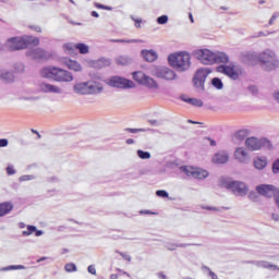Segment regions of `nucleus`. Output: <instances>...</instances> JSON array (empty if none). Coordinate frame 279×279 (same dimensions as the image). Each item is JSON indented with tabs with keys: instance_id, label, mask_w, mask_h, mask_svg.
I'll return each instance as SVG.
<instances>
[{
	"instance_id": "58",
	"label": "nucleus",
	"mask_w": 279,
	"mask_h": 279,
	"mask_svg": "<svg viewBox=\"0 0 279 279\" xmlns=\"http://www.w3.org/2000/svg\"><path fill=\"white\" fill-rule=\"evenodd\" d=\"M208 141H209V145H210L211 147L217 146V142H216L215 140L208 138Z\"/></svg>"
},
{
	"instance_id": "27",
	"label": "nucleus",
	"mask_w": 279,
	"mask_h": 279,
	"mask_svg": "<svg viewBox=\"0 0 279 279\" xmlns=\"http://www.w3.org/2000/svg\"><path fill=\"white\" fill-rule=\"evenodd\" d=\"M181 100L185 104H190V106H195L196 108H202L204 106V101L197 98H190L189 96L182 95Z\"/></svg>"
},
{
	"instance_id": "18",
	"label": "nucleus",
	"mask_w": 279,
	"mask_h": 279,
	"mask_svg": "<svg viewBox=\"0 0 279 279\" xmlns=\"http://www.w3.org/2000/svg\"><path fill=\"white\" fill-rule=\"evenodd\" d=\"M73 73L69 72V70H64L59 68V71L57 72V80L56 82H61L63 84H68L73 82Z\"/></svg>"
},
{
	"instance_id": "15",
	"label": "nucleus",
	"mask_w": 279,
	"mask_h": 279,
	"mask_svg": "<svg viewBox=\"0 0 279 279\" xmlns=\"http://www.w3.org/2000/svg\"><path fill=\"white\" fill-rule=\"evenodd\" d=\"M60 68L58 66H53V65H48V66H44L40 71H39V75L41 77H44L45 80H53L56 82L57 77H58V71Z\"/></svg>"
},
{
	"instance_id": "45",
	"label": "nucleus",
	"mask_w": 279,
	"mask_h": 279,
	"mask_svg": "<svg viewBox=\"0 0 279 279\" xmlns=\"http://www.w3.org/2000/svg\"><path fill=\"white\" fill-rule=\"evenodd\" d=\"M7 173H8V175H14V174H16V169H14V166L9 165V166L7 167Z\"/></svg>"
},
{
	"instance_id": "37",
	"label": "nucleus",
	"mask_w": 279,
	"mask_h": 279,
	"mask_svg": "<svg viewBox=\"0 0 279 279\" xmlns=\"http://www.w3.org/2000/svg\"><path fill=\"white\" fill-rule=\"evenodd\" d=\"M130 19L133 20V22L135 23L134 27H136V29H141L142 24H143V19L136 17L134 15H131Z\"/></svg>"
},
{
	"instance_id": "60",
	"label": "nucleus",
	"mask_w": 279,
	"mask_h": 279,
	"mask_svg": "<svg viewBox=\"0 0 279 279\" xmlns=\"http://www.w3.org/2000/svg\"><path fill=\"white\" fill-rule=\"evenodd\" d=\"M92 16H94V19H99V13H97V11H93Z\"/></svg>"
},
{
	"instance_id": "3",
	"label": "nucleus",
	"mask_w": 279,
	"mask_h": 279,
	"mask_svg": "<svg viewBox=\"0 0 279 279\" xmlns=\"http://www.w3.org/2000/svg\"><path fill=\"white\" fill-rule=\"evenodd\" d=\"M32 45L33 47H38L40 45V39L35 36L24 35L21 37H11L7 40L5 47L10 51H20V49H27Z\"/></svg>"
},
{
	"instance_id": "43",
	"label": "nucleus",
	"mask_w": 279,
	"mask_h": 279,
	"mask_svg": "<svg viewBox=\"0 0 279 279\" xmlns=\"http://www.w3.org/2000/svg\"><path fill=\"white\" fill-rule=\"evenodd\" d=\"M63 48L65 51H75V49H77V44H64Z\"/></svg>"
},
{
	"instance_id": "33",
	"label": "nucleus",
	"mask_w": 279,
	"mask_h": 279,
	"mask_svg": "<svg viewBox=\"0 0 279 279\" xmlns=\"http://www.w3.org/2000/svg\"><path fill=\"white\" fill-rule=\"evenodd\" d=\"M19 269H25V266H23V265H11V266L0 268V271H14V270H19Z\"/></svg>"
},
{
	"instance_id": "38",
	"label": "nucleus",
	"mask_w": 279,
	"mask_h": 279,
	"mask_svg": "<svg viewBox=\"0 0 279 279\" xmlns=\"http://www.w3.org/2000/svg\"><path fill=\"white\" fill-rule=\"evenodd\" d=\"M33 232H36V226H27V230L22 232V236H31Z\"/></svg>"
},
{
	"instance_id": "28",
	"label": "nucleus",
	"mask_w": 279,
	"mask_h": 279,
	"mask_svg": "<svg viewBox=\"0 0 279 279\" xmlns=\"http://www.w3.org/2000/svg\"><path fill=\"white\" fill-rule=\"evenodd\" d=\"M12 208H14L12 203H1L0 204V217H5V215L12 213Z\"/></svg>"
},
{
	"instance_id": "34",
	"label": "nucleus",
	"mask_w": 279,
	"mask_h": 279,
	"mask_svg": "<svg viewBox=\"0 0 279 279\" xmlns=\"http://www.w3.org/2000/svg\"><path fill=\"white\" fill-rule=\"evenodd\" d=\"M137 156L141 158V160H149V158H151V154L149 151L141 149L137 150Z\"/></svg>"
},
{
	"instance_id": "56",
	"label": "nucleus",
	"mask_w": 279,
	"mask_h": 279,
	"mask_svg": "<svg viewBox=\"0 0 279 279\" xmlns=\"http://www.w3.org/2000/svg\"><path fill=\"white\" fill-rule=\"evenodd\" d=\"M157 278H159V279H167V275H165L163 272H158L157 274Z\"/></svg>"
},
{
	"instance_id": "49",
	"label": "nucleus",
	"mask_w": 279,
	"mask_h": 279,
	"mask_svg": "<svg viewBox=\"0 0 279 279\" xmlns=\"http://www.w3.org/2000/svg\"><path fill=\"white\" fill-rule=\"evenodd\" d=\"M126 132H130L131 134H137V132H147L145 129H125Z\"/></svg>"
},
{
	"instance_id": "47",
	"label": "nucleus",
	"mask_w": 279,
	"mask_h": 279,
	"mask_svg": "<svg viewBox=\"0 0 279 279\" xmlns=\"http://www.w3.org/2000/svg\"><path fill=\"white\" fill-rule=\"evenodd\" d=\"M272 173H279V159L275 160L272 163Z\"/></svg>"
},
{
	"instance_id": "59",
	"label": "nucleus",
	"mask_w": 279,
	"mask_h": 279,
	"mask_svg": "<svg viewBox=\"0 0 279 279\" xmlns=\"http://www.w3.org/2000/svg\"><path fill=\"white\" fill-rule=\"evenodd\" d=\"M260 36H268V34H265L264 32H258L255 38H260Z\"/></svg>"
},
{
	"instance_id": "64",
	"label": "nucleus",
	"mask_w": 279,
	"mask_h": 279,
	"mask_svg": "<svg viewBox=\"0 0 279 279\" xmlns=\"http://www.w3.org/2000/svg\"><path fill=\"white\" fill-rule=\"evenodd\" d=\"M110 279H119V276L113 274L110 276Z\"/></svg>"
},
{
	"instance_id": "24",
	"label": "nucleus",
	"mask_w": 279,
	"mask_h": 279,
	"mask_svg": "<svg viewBox=\"0 0 279 279\" xmlns=\"http://www.w3.org/2000/svg\"><path fill=\"white\" fill-rule=\"evenodd\" d=\"M246 138L247 130H240L235 132L234 135L232 136V141L235 145H241V143H243V141H245Z\"/></svg>"
},
{
	"instance_id": "2",
	"label": "nucleus",
	"mask_w": 279,
	"mask_h": 279,
	"mask_svg": "<svg viewBox=\"0 0 279 279\" xmlns=\"http://www.w3.org/2000/svg\"><path fill=\"white\" fill-rule=\"evenodd\" d=\"M75 95H101L104 93V85L97 81H81L76 82L72 87Z\"/></svg>"
},
{
	"instance_id": "36",
	"label": "nucleus",
	"mask_w": 279,
	"mask_h": 279,
	"mask_svg": "<svg viewBox=\"0 0 279 279\" xmlns=\"http://www.w3.org/2000/svg\"><path fill=\"white\" fill-rule=\"evenodd\" d=\"M32 180H36V175L34 174H24L19 178V182H32Z\"/></svg>"
},
{
	"instance_id": "35",
	"label": "nucleus",
	"mask_w": 279,
	"mask_h": 279,
	"mask_svg": "<svg viewBox=\"0 0 279 279\" xmlns=\"http://www.w3.org/2000/svg\"><path fill=\"white\" fill-rule=\"evenodd\" d=\"M76 49L80 51L82 54H86L89 51L88 45L86 44H76Z\"/></svg>"
},
{
	"instance_id": "63",
	"label": "nucleus",
	"mask_w": 279,
	"mask_h": 279,
	"mask_svg": "<svg viewBox=\"0 0 279 279\" xmlns=\"http://www.w3.org/2000/svg\"><path fill=\"white\" fill-rule=\"evenodd\" d=\"M133 143H134V140H133V138L126 140V144H128V145H133Z\"/></svg>"
},
{
	"instance_id": "55",
	"label": "nucleus",
	"mask_w": 279,
	"mask_h": 279,
	"mask_svg": "<svg viewBox=\"0 0 279 279\" xmlns=\"http://www.w3.org/2000/svg\"><path fill=\"white\" fill-rule=\"evenodd\" d=\"M32 29H34L35 32H37L38 34H40V32H43V28H40V26H31Z\"/></svg>"
},
{
	"instance_id": "17",
	"label": "nucleus",
	"mask_w": 279,
	"mask_h": 279,
	"mask_svg": "<svg viewBox=\"0 0 279 279\" xmlns=\"http://www.w3.org/2000/svg\"><path fill=\"white\" fill-rule=\"evenodd\" d=\"M26 56L33 60H47V58H49V52L43 48H34L28 50Z\"/></svg>"
},
{
	"instance_id": "61",
	"label": "nucleus",
	"mask_w": 279,
	"mask_h": 279,
	"mask_svg": "<svg viewBox=\"0 0 279 279\" xmlns=\"http://www.w3.org/2000/svg\"><path fill=\"white\" fill-rule=\"evenodd\" d=\"M272 219H274V221H279V215L278 214H272Z\"/></svg>"
},
{
	"instance_id": "39",
	"label": "nucleus",
	"mask_w": 279,
	"mask_h": 279,
	"mask_svg": "<svg viewBox=\"0 0 279 279\" xmlns=\"http://www.w3.org/2000/svg\"><path fill=\"white\" fill-rule=\"evenodd\" d=\"M167 250H169L170 252H173L175 250H178V247H186V244H173V243H170V244H167L166 245Z\"/></svg>"
},
{
	"instance_id": "53",
	"label": "nucleus",
	"mask_w": 279,
	"mask_h": 279,
	"mask_svg": "<svg viewBox=\"0 0 279 279\" xmlns=\"http://www.w3.org/2000/svg\"><path fill=\"white\" fill-rule=\"evenodd\" d=\"M276 19H278V13H275V14L270 17V20H269V25H274V21H275Z\"/></svg>"
},
{
	"instance_id": "6",
	"label": "nucleus",
	"mask_w": 279,
	"mask_h": 279,
	"mask_svg": "<svg viewBox=\"0 0 279 279\" xmlns=\"http://www.w3.org/2000/svg\"><path fill=\"white\" fill-rule=\"evenodd\" d=\"M132 75L133 80L141 86H146V88H149L150 90H158V82L143 71L133 72Z\"/></svg>"
},
{
	"instance_id": "41",
	"label": "nucleus",
	"mask_w": 279,
	"mask_h": 279,
	"mask_svg": "<svg viewBox=\"0 0 279 279\" xmlns=\"http://www.w3.org/2000/svg\"><path fill=\"white\" fill-rule=\"evenodd\" d=\"M157 23H158V25H167V23H169V16L161 15V16L157 17Z\"/></svg>"
},
{
	"instance_id": "20",
	"label": "nucleus",
	"mask_w": 279,
	"mask_h": 279,
	"mask_svg": "<svg viewBox=\"0 0 279 279\" xmlns=\"http://www.w3.org/2000/svg\"><path fill=\"white\" fill-rule=\"evenodd\" d=\"M14 80H16L14 71H10L5 68L0 69V81L3 82V84H12Z\"/></svg>"
},
{
	"instance_id": "16",
	"label": "nucleus",
	"mask_w": 279,
	"mask_h": 279,
	"mask_svg": "<svg viewBox=\"0 0 279 279\" xmlns=\"http://www.w3.org/2000/svg\"><path fill=\"white\" fill-rule=\"evenodd\" d=\"M39 93H51L53 95H62V87L49 83H39L38 84Z\"/></svg>"
},
{
	"instance_id": "40",
	"label": "nucleus",
	"mask_w": 279,
	"mask_h": 279,
	"mask_svg": "<svg viewBox=\"0 0 279 279\" xmlns=\"http://www.w3.org/2000/svg\"><path fill=\"white\" fill-rule=\"evenodd\" d=\"M64 269H65V271L71 274L73 271H77V266H75V264H73V263H69L65 265Z\"/></svg>"
},
{
	"instance_id": "50",
	"label": "nucleus",
	"mask_w": 279,
	"mask_h": 279,
	"mask_svg": "<svg viewBox=\"0 0 279 279\" xmlns=\"http://www.w3.org/2000/svg\"><path fill=\"white\" fill-rule=\"evenodd\" d=\"M120 256L124 258V260H128L129 263L132 260V257L128 253H120Z\"/></svg>"
},
{
	"instance_id": "46",
	"label": "nucleus",
	"mask_w": 279,
	"mask_h": 279,
	"mask_svg": "<svg viewBox=\"0 0 279 279\" xmlns=\"http://www.w3.org/2000/svg\"><path fill=\"white\" fill-rule=\"evenodd\" d=\"M157 197H169V193L165 190H158L156 192Z\"/></svg>"
},
{
	"instance_id": "26",
	"label": "nucleus",
	"mask_w": 279,
	"mask_h": 279,
	"mask_svg": "<svg viewBox=\"0 0 279 279\" xmlns=\"http://www.w3.org/2000/svg\"><path fill=\"white\" fill-rule=\"evenodd\" d=\"M254 265H256V267H260L262 269H270V271H279V267L278 265H274L267 260H258L255 262Z\"/></svg>"
},
{
	"instance_id": "32",
	"label": "nucleus",
	"mask_w": 279,
	"mask_h": 279,
	"mask_svg": "<svg viewBox=\"0 0 279 279\" xmlns=\"http://www.w3.org/2000/svg\"><path fill=\"white\" fill-rule=\"evenodd\" d=\"M211 85L214 88H217V90H221L223 88V82L219 77H214L211 80Z\"/></svg>"
},
{
	"instance_id": "1",
	"label": "nucleus",
	"mask_w": 279,
	"mask_h": 279,
	"mask_svg": "<svg viewBox=\"0 0 279 279\" xmlns=\"http://www.w3.org/2000/svg\"><path fill=\"white\" fill-rule=\"evenodd\" d=\"M194 56L196 60H199L202 64L210 65V64H228L230 62V58L226 52L213 51L210 49H198L194 51Z\"/></svg>"
},
{
	"instance_id": "22",
	"label": "nucleus",
	"mask_w": 279,
	"mask_h": 279,
	"mask_svg": "<svg viewBox=\"0 0 279 279\" xmlns=\"http://www.w3.org/2000/svg\"><path fill=\"white\" fill-rule=\"evenodd\" d=\"M234 156L235 160L242 163H245L247 162V160H250V155H247V150H245V148L243 147L236 148L234 151Z\"/></svg>"
},
{
	"instance_id": "51",
	"label": "nucleus",
	"mask_w": 279,
	"mask_h": 279,
	"mask_svg": "<svg viewBox=\"0 0 279 279\" xmlns=\"http://www.w3.org/2000/svg\"><path fill=\"white\" fill-rule=\"evenodd\" d=\"M9 142L5 138H0V147H8Z\"/></svg>"
},
{
	"instance_id": "31",
	"label": "nucleus",
	"mask_w": 279,
	"mask_h": 279,
	"mask_svg": "<svg viewBox=\"0 0 279 279\" xmlns=\"http://www.w3.org/2000/svg\"><path fill=\"white\" fill-rule=\"evenodd\" d=\"M111 43H124L128 45H134V44L143 43V39H112Z\"/></svg>"
},
{
	"instance_id": "21",
	"label": "nucleus",
	"mask_w": 279,
	"mask_h": 279,
	"mask_svg": "<svg viewBox=\"0 0 279 279\" xmlns=\"http://www.w3.org/2000/svg\"><path fill=\"white\" fill-rule=\"evenodd\" d=\"M62 64L66 66L70 71H74V73H82L83 68L82 64L75 60H71L65 58L62 60Z\"/></svg>"
},
{
	"instance_id": "23",
	"label": "nucleus",
	"mask_w": 279,
	"mask_h": 279,
	"mask_svg": "<svg viewBox=\"0 0 279 279\" xmlns=\"http://www.w3.org/2000/svg\"><path fill=\"white\" fill-rule=\"evenodd\" d=\"M141 53L146 62H156L158 60V52L156 50H142Z\"/></svg>"
},
{
	"instance_id": "4",
	"label": "nucleus",
	"mask_w": 279,
	"mask_h": 279,
	"mask_svg": "<svg viewBox=\"0 0 279 279\" xmlns=\"http://www.w3.org/2000/svg\"><path fill=\"white\" fill-rule=\"evenodd\" d=\"M256 59L259 62L260 69L266 71L267 73H271V71H276L279 66V58L276 51L271 49H265L256 56Z\"/></svg>"
},
{
	"instance_id": "30",
	"label": "nucleus",
	"mask_w": 279,
	"mask_h": 279,
	"mask_svg": "<svg viewBox=\"0 0 279 279\" xmlns=\"http://www.w3.org/2000/svg\"><path fill=\"white\" fill-rule=\"evenodd\" d=\"M117 64H121L122 66H125L132 62V59L128 56H121L116 59Z\"/></svg>"
},
{
	"instance_id": "62",
	"label": "nucleus",
	"mask_w": 279,
	"mask_h": 279,
	"mask_svg": "<svg viewBox=\"0 0 279 279\" xmlns=\"http://www.w3.org/2000/svg\"><path fill=\"white\" fill-rule=\"evenodd\" d=\"M43 260H49V257H41V258L37 259V263H43Z\"/></svg>"
},
{
	"instance_id": "13",
	"label": "nucleus",
	"mask_w": 279,
	"mask_h": 279,
	"mask_svg": "<svg viewBox=\"0 0 279 279\" xmlns=\"http://www.w3.org/2000/svg\"><path fill=\"white\" fill-rule=\"evenodd\" d=\"M217 72L223 73V75H227L231 80H236L241 75V68L235 65H219Z\"/></svg>"
},
{
	"instance_id": "19",
	"label": "nucleus",
	"mask_w": 279,
	"mask_h": 279,
	"mask_svg": "<svg viewBox=\"0 0 279 279\" xmlns=\"http://www.w3.org/2000/svg\"><path fill=\"white\" fill-rule=\"evenodd\" d=\"M229 160L230 154H228V151L226 150H220L216 153L211 158V162H214V165H226V162H228Z\"/></svg>"
},
{
	"instance_id": "48",
	"label": "nucleus",
	"mask_w": 279,
	"mask_h": 279,
	"mask_svg": "<svg viewBox=\"0 0 279 279\" xmlns=\"http://www.w3.org/2000/svg\"><path fill=\"white\" fill-rule=\"evenodd\" d=\"M88 274H92V276H97V269L95 268V265H89L87 267Z\"/></svg>"
},
{
	"instance_id": "10",
	"label": "nucleus",
	"mask_w": 279,
	"mask_h": 279,
	"mask_svg": "<svg viewBox=\"0 0 279 279\" xmlns=\"http://www.w3.org/2000/svg\"><path fill=\"white\" fill-rule=\"evenodd\" d=\"M153 75L158 80H165L166 82H171L177 80L178 74L175 71L171 70L168 66H157L153 70Z\"/></svg>"
},
{
	"instance_id": "12",
	"label": "nucleus",
	"mask_w": 279,
	"mask_h": 279,
	"mask_svg": "<svg viewBox=\"0 0 279 279\" xmlns=\"http://www.w3.org/2000/svg\"><path fill=\"white\" fill-rule=\"evenodd\" d=\"M226 187L229 189V191H232L234 195H240V197L247 195V185L244 182L227 181Z\"/></svg>"
},
{
	"instance_id": "29",
	"label": "nucleus",
	"mask_w": 279,
	"mask_h": 279,
	"mask_svg": "<svg viewBox=\"0 0 279 279\" xmlns=\"http://www.w3.org/2000/svg\"><path fill=\"white\" fill-rule=\"evenodd\" d=\"M254 167H255V169H258L259 171L265 169V167H267V158L266 157H256L254 159Z\"/></svg>"
},
{
	"instance_id": "11",
	"label": "nucleus",
	"mask_w": 279,
	"mask_h": 279,
	"mask_svg": "<svg viewBox=\"0 0 279 279\" xmlns=\"http://www.w3.org/2000/svg\"><path fill=\"white\" fill-rule=\"evenodd\" d=\"M245 145L250 151H258L263 147H271V142L267 138L248 137L245 140Z\"/></svg>"
},
{
	"instance_id": "52",
	"label": "nucleus",
	"mask_w": 279,
	"mask_h": 279,
	"mask_svg": "<svg viewBox=\"0 0 279 279\" xmlns=\"http://www.w3.org/2000/svg\"><path fill=\"white\" fill-rule=\"evenodd\" d=\"M203 209L204 210H214V211L219 210L217 207H213V206H203Z\"/></svg>"
},
{
	"instance_id": "25",
	"label": "nucleus",
	"mask_w": 279,
	"mask_h": 279,
	"mask_svg": "<svg viewBox=\"0 0 279 279\" xmlns=\"http://www.w3.org/2000/svg\"><path fill=\"white\" fill-rule=\"evenodd\" d=\"M110 64H112V61L106 58L92 61V66L94 69H105V66H110Z\"/></svg>"
},
{
	"instance_id": "5",
	"label": "nucleus",
	"mask_w": 279,
	"mask_h": 279,
	"mask_svg": "<svg viewBox=\"0 0 279 279\" xmlns=\"http://www.w3.org/2000/svg\"><path fill=\"white\" fill-rule=\"evenodd\" d=\"M168 62L174 71L184 73V71H189L191 69V53L186 51L171 53L168 57Z\"/></svg>"
},
{
	"instance_id": "7",
	"label": "nucleus",
	"mask_w": 279,
	"mask_h": 279,
	"mask_svg": "<svg viewBox=\"0 0 279 279\" xmlns=\"http://www.w3.org/2000/svg\"><path fill=\"white\" fill-rule=\"evenodd\" d=\"M210 73H213V70L210 68H201L194 74V77H193L194 87L198 89L201 93H204V90H206V87H205L206 78Z\"/></svg>"
},
{
	"instance_id": "42",
	"label": "nucleus",
	"mask_w": 279,
	"mask_h": 279,
	"mask_svg": "<svg viewBox=\"0 0 279 279\" xmlns=\"http://www.w3.org/2000/svg\"><path fill=\"white\" fill-rule=\"evenodd\" d=\"M203 269H204V271H207L209 278H211V279H219L217 274L213 272V270H210V268H208V266H204Z\"/></svg>"
},
{
	"instance_id": "8",
	"label": "nucleus",
	"mask_w": 279,
	"mask_h": 279,
	"mask_svg": "<svg viewBox=\"0 0 279 279\" xmlns=\"http://www.w3.org/2000/svg\"><path fill=\"white\" fill-rule=\"evenodd\" d=\"M105 84L111 88L121 89L135 88L136 86L134 82L121 76H110L109 78L105 80Z\"/></svg>"
},
{
	"instance_id": "54",
	"label": "nucleus",
	"mask_w": 279,
	"mask_h": 279,
	"mask_svg": "<svg viewBox=\"0 0 279 279\" xmlns=\"http://www.w3.org/2000/svg\"><path fill=\"white\" fill-rule=\"evenodd\" d=\"M275 201H276V204L279 208V190L275 193Z\"/></svg>"
},
{
	"instance_id": "44",
	"label": "nucleus",
	"mask_w": 279,
	"mask_h": 279,
	"mask_svg": "<svg viewBox=\"0 0 279 279\" xmlns=\"http://www.w3.org/2000/svg\"><path fill=\"white\" fill-rule=\"evenodd\" d=\"M95 8H97L98 10H107L109 12H112V7L104 5L99 2H95Z\"/></svg>"
},
{
	"instance_id": "57",
	"label": "nucleus",
	"mask_w": 279,
	"mask_h": 279,
	"mask_svg": "<svg viewBox=\"0 0 279 279\" xmlns=\"http://www.w3.org/2000/svg\"><path fill=\"white\" fill-rule=\"evenodd\" d=\"M43 234H44L43 230L36 229L35 236H43Z\"/></svg>"
},
{
	"instance_id": "14",
	"label": "nucleus",
	"mask_w": 279,
	"mask_h": 279,
	"mask_svg": "<svg viewBox=\"0 0 279 279\" xmlns=\"http://www.w3.org/2000/svg\"><path fill=\"white\" fill-rule=\"evenodd\" d=\"M257 193L263 195L264 197H276V193H278V189L271 184H260L256 186Z\"/></svg>"
},
{
	"instance_id": "9",
	"label": "nucleus",
	"mask_w": 279,
	"mask_h": 279,
	"mask_svg": "<svg viewBox=\"0 0 279 279\" xmlns=\"http://www.w3.org/2000/svg\"><path fill=\"white\" fill-rule=\"evenodd\" d=\"M181 173H184L189 178H194L195 180H206L210 173L208 170L203 168H195L192 166H182L180 167Z\"/></svg>"
}]
</instances>
